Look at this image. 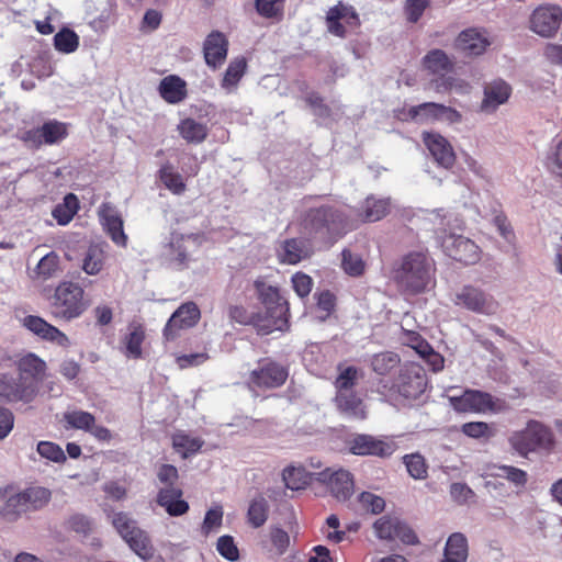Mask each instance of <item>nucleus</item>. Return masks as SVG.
<instances>
[{"mask_svg":"<svg viewBox=\"0 0 562 562\" xmlns=\"http://www.w3.org/2000/svg\"><path fill=\"white\" fill-rule=\"evenodd\" d=\"M182 491L177 486H166L158 491L156 502L172 517L184 515L189 510V504L181 499Z\"/></svg>","mask_w":562,"mask_h":562,"instance_id":"5701e85b","label":"nucleus"},{"mask_svg":"<svg viewBox=\"0 0 562 562\" xmlns=\"http://www.w3.org/2000/svg\"><path fill=\"white\" fill-rule=\"evenodd\" d=\"M98 215L100 223L112 241L117 246L125 247L127 244V236L123 229V220L120 212L110 203H102L99 206Z\"/></svg>","mask_w":562,"mask_h":562,"instance_id":"f3484780","label":"nucleus"},{"mask_svg":"<svg viewBox=\"0 0 562 562\" xmlns=\"http://www.w3.org/2000/svg\"><path fill=\"white\" fill-rule=\"evenodd\" d=\"M268 502L263 496L255 497L248 508V520L252 527L262 526L268 518Z\"/></svg>","mask_w":562,"mask_h":562,"instance_id":"de8ad7c7","label":"nucleus"},{"mask_svg":"<svg viewBox=\"0 0 562 562\" xmlns=\"http://www.w3.org/2000/svg\"><path fill=\"white\" fill-rule=\"evenodd\" d=\"M178 130L180 135L189 143H202L207 135L206 126L193 119H186L181 121Z\"/></svg>","mask_w":562,"mask_h":562,"instance_id":"c9c22d12","label":"nucleus"},{"mask_svg":"<svg viewBox=\"0 0 562 562\" xmlns=\"http://www.w3.org/2000/svg\"><path fill=\"white\" fill-rule=\"evenodd\" d=\"M29 510L23 493H15L8 497L5 501L1 514L9 520H15L22 513Z\"/></svg>","mask_w":562,"mask_h":562,"instance_id":"49530a36","label":"nucleus"},{"mask_svg":"<svg viewBox=\"0 0 562 562\" xmlns=\"http://www.w3.org/2000/svg\"><path fill=\"white\" fill-rule=\"evenodd\" d=\"M19 383L8 391L0 390L9 401L31 402L38 393V383L46 372V363L35 353H26L18 360Z\"/></svg>","mask_w":562,"mask_h":562,"instance_id":"20e7f679","label":"nucleus"},{"mask_svg":"<svg viewBox=\"0 0 562 562\" xmlns=\"http://www.w3.org/2000/svg\"><path fill=\"white\" fill-rule=\"evenodd\" d=\"M349 19H357V14L352 7L338 3L329 9L327 13V21H348Z\"/></svg>","mask_w":562,"mask_h":562,"instance_id":"0e129e2a","label":"nucleus"},{"mask_svg":"<svg viewBox=\"0 0 562 562\" xmlns=\"http://www.w3.org/2000/svg\"><path fill=\"white\" fill-rule=\"evenodd\" d=\"M37 452L42 458L56 463H60L66 460V456L63 449L58 445L50 441H40L37 443Z\"/></svg>","mask_w":562,"mask_h":562,"instance_id":"6e6d98bb","label":"nucleus"},{"mask_svg":"<svg viewBox=\"0 0 562 562\" xmlns=\"http://www.w3.org/2000/svg\"><path fill=\"white\" fill-rule=\"evenodd\" d=\"M59 256L56 252L50 251L38 261L35 273L42 280L50 279L59 271Z\"/></svg>","mask_w":562,"mask_h":562,"instance_id":"09e8293b","label":"nucleus"},{"mask_svg":"<svg viewBox=\"0 0 562 562\" xmlns=\"http://www.w3.org/2000/svg\"><path fill=\"white\" fill-rule=\"evenodd\" d=\"M131 550L142 560H148L154 555V547L148 533L137 527L125 539H123Z\"/></svg>","mask_w":562,"mask_h":562,"instance_id":"7c9ffc66","label":"nucleus"},{"mask_svg":"<svg viewBox=\"0 0 562 562\" xmlns=\"http://www.w3.org/2000/svg\"><path fill=\"white\" fill-rule=\"evenodd\" d=\"M429 4L430 0H406L405 13L407 20L412 23H416Z\"/></svg>","mask_w":562,"mask_h":562,"instance_id":"e2e57ef3","label":"nucleus"},{"mask_svg":"<svg viewBox=\"0 0 562 562\" xmlns=\"http://www.w3.org/2000/svg\"><path fill=\"white\" fill-rule=\"evenodd\" d=\"M359 379L358 370L355 367L342 369L335 381L336 395H344L352 392Z\"/></svg>","mask_w":562,"mask_h":562,"instance_id":"8fccbe9b","label":"nucleus"},{"mask_svg":"<svg viewBox=\"0 0 562 562\" xmlns=\"http://www.w3.org/2000/svg\"><path fill=\"white\" fill-rule=\"evenodd\" d=\"M364 266V261L359 255L351 252L349 249L342 250L341 267L347 274L358 277L363 273Z\"/></svg>","mask_w":562,"mask_h":562,"instance_id":"603ef678","label":"nucleus"},{"mask_svg":"<svg viewBox=\"0 0 562 562\" xmlns=\"http://www.w3.org/2000/svg\"><path fill=\"white\" fill-rule=\"evenodd\" d=\"M228 52V41L226 36L218 32H211L203 44V54L209 67L216 69L226 60Z\"/></svg>","mask_w":562,"mask_h":562,"instance_id":"aec40b11","label":"nucleus"},{"mask_svg":"<svg viewBox=\"0 0 562 562\" xmlns=\"http://www.w3.org/2000/svg\"><path fill=\"white\" fill-rule=\"evenodd\" d=\"M288 375V370L283 366L268 361L250 372L247 383L251 390L276 389L286 381Z\"/></svg>","mask_w":562,"mask_h":562,"instance_id":"4468645a","label":"nucleus"},{"mask_svg":"<svg viewBox=\"0 0 562 562\" xmlns=\"http://www.w3.org/2000/svg\"><path fill=\"white\" fill-rule=\"evenodd\" d=\"M429 85L437 93L454 91L458 94L465 95L472 91L471 83L457 76L442 75L432 79Z\"/></svg>","mask_w":562,"mask_h":562,"instance_id":"c85d7f7f","label":"nucleus"},{"mask_svg":"<svg viewBox=\"0 0 562 562\" xmlns=\"http://www.w3.org/2000/svg\"><path fill=\"white\" fill-rule=\"evenodd\" d=\"M400 357L391 351H384L372 356L370 364L379 375H385L400 364Z\"/></svg>","mask_w":562,"mask_h":562,"instance_id":"79ce46f5","label":"nucleus"},{"mask_svg":"<svg viewBox=\"0 0 562 562\" xmlns=\"http://www.w3.org/2000/svg\"><path fill=\"white\" fill-rule=\"evenodd\" d=\"M128 334L124 337V353L127 358L138 359L142 357V344L145 339V331L140 325L132 324Z\"/></svg>","mask_w":562,"mask_h":562,"instance_id":"72a5a7b5","label":"nucleus"},{"mask_svg":"<svg viewBox=\"0 0 562 562\" xmlns=\"http://www.w3.org/2000/svg\"><path fill=\"white\" fill-rule=\"evenodd\" d=\"M203 445V440L198 437H191L184 432H177L172 437V446L175 450L188 458L190 454L198 452Z\"/></svg>","mask_w":562,"mask_h":562,"instance_id":"4c0bfd02","label":"nucleus"},{"mask_svg":"<svg viewBox=\"0 0 562 562\" xmlns=\"http://www.w3.org/2000/svg\"><path fill=\"white\" fill-rule=\"evenodd\" d=\"M510 95L509 86L503 80H495L484 88V99L481 109L484 112H493L505 103Z\"/></svg>","mask_w":562,"mask_h":562,"instance_id":"a878e982","label":"nucleus"},{"mask_svg":"<svg viewBox=\"0 0 562 562\" xmlns=\"http://www.w3.org/2000/svg\"><path fill=\"white\" fill-rule=\"evenodd\" d=\"M335 401L338 409L348 417L358 419H363L366 417L362 400L355 393V391L348 392L344 395H336Z\"/></svg>","mask_w":562,"mask_h":562,"instance_id":"2f4dec72","label":"nucleus"},{"mask_svg":"<svg viewBox=\"0 0 562 562\" xmlns=\"http://www.w3.org/2000/svg\"><path fill=\"white\" fill-rule=\"evenodd\" d=\"M398 522L400 519L397 518L381 517L373 525L376 537L383 540H393Z\"/></svg>","mask_w":562,"mask_h":562,"instance_id":"864d4df0","label":"nucleus"},{"mask_svg":"<svg viewBox=\"0 0 562 562\" xmlns=\"http://www.w3.org/2000/svg\"><path fill=\"white\" fill-rule=\"evenodd\" d=\"M222 520H223L222 507L216 506L214 508L209 509L205 514L203 525H202L203 533L207 535V533L218 529L222 525Z\"/></svg>","mask_w":562,"mask_h":562,"instance_id":"052dcab7","label":"nucleus"},{"mask_svg":"<svg viewBox=\"0 0 562 562\" xmlns=\"http://www.w3.org/2000/svg\"><path fill=\"white\" fill-rule=\"evenodd\" d=\"M270 540L272 548L278 555L285 553L290 546L289 533L279 527L271 528Z\"/></svg>","mask_w":562,"mask_h":562,"instance_id":"bf43d9fd","label":"nucleus"},{"mask_svg":"<svg viewBox=\"0 0 562 562\" xmlns=\"http://www.w3.org/2000/svg\"><path fill=\"white\" fill-rule=\"evenodd\" d=\"M434 262L423 252H411L396 271L398 284L408 293H422L434 285Z\"/></svg>","mask_w":562,"mask_h":562,"instance_id":"7ed1b4c3","label":"nucleus"},{"mask_svg":"<svg viewBox=\"0 0 562 562\" xmlns=\"http://www.w3.org/2000/svg\"><path fill=\"white\" fill-rule=\"evenodd\" d=\"M439 103L424 102L418 105L402 109L397 113V117L402 121H411L418 124H428L437 122Z\"/></svg>","mask_w":562,"mask_h":562,"instance_id":"393cba45","label":"nucleus"},{"mask_svg":"<svg viewBox=\"0 0 562 562\" xmlns=\"http://www.w3.org/2000/svg\"><path fill=\"white\" fill-rule=\"evenodd\" d=\"M358 503L362 512L370 513L372 515H378L385 508V501L383 497L371 492H362L358 496Z\"/></svg>","mask_w":562,"mask_h":562,"instance_id":"3c124183","label":"nucleus"},{"mask_svg":"<svg viewBox=\"0 0 562 562\" xmlns=\"http://www.w3.org/2000/svg\"><path fill=\"white\" fill-rule=\"evenodd\" d=\"M468 559V540L461 532H454L449 536L443 558L440 562H467Z\"/></svg>","mask_w":562,"mask_h":562,"instance_id":"bb28decb","label":"nucleus"},{"mask_svg":"<svg viewBox=\"0 0 562 562\" xmlns=\"http://www.w3.org/2000/svg\"><path fill=\"white\" fill-rule=\"evenodd\" d=\"M423 66L434 75L450 71L453 63L442 49H431L423 57Z\"/></svg>","mask_w":562,"mask_h":562,"instance_id":"473e14b6","label":"nucleus"},{"mask_svg":"<svg viewBox=\"0 0 562 562\" xmlns=\"http://www.w3.org/2000/svg\"><path fill=\"white\" fill-rule=\"evenodd\" d=\"M159 179L165 187L173 194H182L186 191V183L182 176L176 170L173 165L165 162L159 171Z\"/></svg>","mask_w":562,"mask_h":562,"instance_id":"f704fd0d","label":"nucleus"},{"mask_svg":"<svg viewBox=\"0 0 562 562\" xmlns=\"http://www.w3.org/2000/svg\"><path fill=\"white\" fill-rule=\"evenodd\" d=\"M491 45V40L485 30L467 29L457 38V47L469 56L483 54Z\"/></svg>","mask_w":562,"mask_h":562,"instance_id":"412c9836","label":"nucleus"},{"mask_svg":"<svg viewBox=\"0 0 562 562\" xmlns=\"http://www.w3.org/2000/svg\"><path fill=\"white\" fill-rule=\"evenodd\" d=\"M462 121V115L459 111L451 106L439 103V110L437 114V122L457 124Z\"/></svg>","mask_w":562,"mask_h":562,"instance_id":"774afa93","label":"nucleus"},{"mask_svg":"<svg viewBox=\"0 0 562 562\" xmlns=\"http://www.w3.org/2000/svg\"><path fill=\"white\" fill-rule=\"evenodd\" d=\"M427 387V376L424 368L408 362L401 367L398 376L391 390L405 400H416Z\"/></svg>","mask_w":562,"mask_h":562,"instance_id":"9d476101","label":"nucleus"},{"mask_svg":"<svg viewBox=\"0 0 562 562\" xmlns=\"http://www.w3.org/2000/svg\"><path fill=\"white\" fill-rule=\"evenodd\" d=\"M392 206L390 198L369 195L361 204L359 216L363 222H378L390 213Z\"/></svg>","mask_w":562,"mask_h":562,"instance_id":"b1692460","label":"nucleus"},{"mask_svg":"<svg viewBox=\"0 0 562 562\" xmlns=\"http://www.w3.org/2000/svg\"><path fill=\"white\" fill-rule=\"evenodd\" d=\"M216 549L218 553L228 561H236L239 558L238 549L231 536L220 537L217 539Z\"/></svg>","mask_w":562,"mask_h":562,"instance_id":"13d9d810","label":"nucleus"},{"mask_svg":"<svg viewBox=\"0 0 562 562\" xmlns=\"http://www.w3.org/2000/svg\"><path fill=\"white\" fill-rule=\"evenodd\" d=\"M159 93L168 103H179L187 95L186 81L175 75L165 77L159 83Z\"/></svg>","mask_w":562,"mask_h":562,"instance_id":"cd10ccee","label":"nucleus"},{"mask_svg":"<svg viewBox=\"0 0 562 562\" xmlns=\"http://www.w3.org/2000/svg\"><path fill=\"white\" fill-rule=\"evenodd\" d=\"M55 48L63 54H71L79 47V36L68 27L61 29L54 36Z\"/></svg>","mask_w":562,"mask_h":562,"instance_id":"a19ab883","label":"nucleus"},{"mask_svg":"<svg viewBox=\"0 0 562 562\" xmlns=\"http://www.w3.org/2000/svg\"><path fill=\"white\" fill-rule=\"evenodd\" d=\"M293 289L300 297L307 296L312 290L313 281L304 273H295L292 277Z\"/></svg>","mask_w":562,"mask_h":562,"instance_id":"69168bd1","label":"nucleus"},{"mask_svg":"<svg viewBox=\"0 0 562 562\" xmlns=\"http://www.w3.org/2000/svg\"><path fill=\"white\" fill-rule=\"evenodd\" d=\"M562 22V8L557 4H542L530 15V30L542 37L557 34Z\"/></svg>","mask_w":562,"mask_h":562,"instance_id":"f8f14e48","label":"nucleus"},{"mask_svg":"<svg viewBox=\"0 0 562 562\" xmlns=\"http://www.w3.org/2000/svg\"><path fill=\"white\" fill-rule=\"evenodd\" d=\"M451 406L461 413H493L506 411L504 400L492 396L490 393L479 390H465L460 396H450Z\"/></svg>","mask_w":562,"mask_h":562,"instance_id":"1a4fd4ad","label":"nucleus"},{"mask_svg":"<svg viewBox=\"0 0 562 562\" xmlns=\"http://www.w3.org/2000/svg\"><path fill=\"white\" fill-rule=\"evenodd\" d=\"M29 510L43 508L50 499L52 493L48 488L42 486H31L22 491Z\"/></svg>","mask_w":562,"mask_h":562,"instance_id":"c03bdc74","label":"nucleus"},{"mask_svg":"<svg viewBox=\"0 0 562 562\" xmlns=\"http://www.w3.org/2000/svg\"><path fill=\"white\" fill-rule=\"evenodd\" d=\"M403 463L406 467V470L408 474L414 480H426L428 476V464L425 460V458L416 452V453H409L405 454L403 457Z\"/></svg>","mask_w":562,"mask_h":562,"instance_id":"37998d69","label":"nucleus"},{"mask_svg":"<svg viewBox=\"0 0 562 562\" xmlns=\"http://www.w3.org/2000/svg\"><path fill=\"white\" fill-rule=\"evenodd\" d=\"M246 70V60L244 58H236L232 60L224 74L222 80V88L227 92H232L236 87Z\"/></svg>","mask_w":562,"mask_h":562,"instance_id":"58836bf2","label":"nucleus"},{"mask_svg":"<svg viewBox=\"0 0 562 562\" xmlns=\"http://www.w3.org/2000/svg\"><path fill=\"white\" fill-rule=\"evenodd\" d=\"M508 441L510 447L525 458L533 452L550 453L555 446L552 430L538 420H529L524 429L514 431Z\"/></svg>","mask_w":562,"mask_h":562,"instance_id":"0eeeda50","label":"nucleus"},{"mask_svg":"<svg viewBox=\"0 0 562 562\" xmlns=\"http://www.w3.org/2000/svg\"><path fill=\"white\" fill-rule=\"evenodd\" d=\"M316 481L326 484L331 495L339 502L347 501L353 493L355 483L349 471L327 468L316 473Z\"/></svg>","mask_w":562,"mask_h":562,"instance_id":"ddd939ff","label":"nucleus"},{"mask_svg":"<svg viewBox=\"0 0 562 562\" xmlns=\"http://www.w3.org/2000/svg\"><path fill=\"white\" fill-rule=\"evenodd\" d=\"M282 479L288 488L297 491L310 483L311 475L304 468L291 465L283 470Z\"/></svg>","mask_w":562,"mask_h":562,"instance_id":"e433bc0d","label":"nucleus"},{"mask_svg":"<svg viewBox=\"0 0 562 562\" xmlns=\"http://www.w3.org/2000/svg\"><path fill=\"white\" fill-rule=\"evenodd\" d=\"M302 225L310 235L329 243L350 228L345 214L331 206L310 207Z\"/></svg>","mask_w":562,"mask_h":562,"instance_id":"39448f33","label":"nucleus"},{"mask_svg":"<svg viewBox=\"0 0 562 562\" xmlns=\"http://www.w3.org/2000/svg\"><path fill=\"white\" fill-rule=\"evenodd\" d=\"M104 251L98 245H92L88 248L83 260H82V270L89 276L98 274L104 265Z\"/></svg>","mask_w":562,"mask_h":562,"instance_id":"ea45409f","label":"nucleus"},{"mask_svg":"<svg viewBox=\"0 0 562 562\" xmlns=\"http://www.w3.org/2000/svg\"><path fill=\"white\" fill-rule=\"evenodd\" d=\"M255 286L265 311L252 314V326L261 335L285 329L288 306L278 288L261 280L256 281Z\"/></svg>","mask_w":562,"mask_h":562,"instance_id":"f03ea898","label":"nucleus"},{"mask_svg":"<svg viewBox=\"0 0 562 562\" xmlns=\"http://www.w3.org/2000/svg\"><path fill=\"white\" fill-rule=\"evenodd\" d=\"M349 451L356 456L390 457L395 451V445L370 435H358L349 441Z\"/></svg>","mask_w":562,"mask_h":562,"instance_id":"a211bd4d","label":"nucleus"},{"mask_svg":"<svg viewBox=\"0 0 562 562\" xmlns=\"http://www.w3.org/2000/svg\"><path fill=\"white\" fill-rule=\"evenodd\" d=\"M64 420L67 423L69 428L85 431H89L95 422L92 414L79 409L66 412L64 414Z\"/></svg>","mask_w":562,"mask_h":562,"instance_id":"a18cd8bd","label":"nucleus"},{"mask_svg":"<svg viewBox=\"0 0 562 562\" xmlns=\"http://www.w3.org/2000/svg\"><path fill=\"white\" fill-rule=\"evenodd\" d=\"M22 325L38 338L67 348L70 346L68 336L56 326L36 315H27L22 319Z\"/></svg>","mask_w":562,"mask_h":562,"instance_id":"dca6fc26","label":"nucleus"},{"mask_svg":"<svg viewBox=\"0 0 562 562\" xmlns=\"http://www.w3.org/2000/svg\"><path fill=\"white\" fill-rule=\"evenodd\" d=\"M90 306L85 290L78 283H59L52 296V315L56 319L71 322L79 318Z\"/></svg>","mask_w":562,"mask_h":562,"instance_id":"423d86ee","label":"nucleus"},{"mask_svg":"<svg viewBox=\"0 0 562 562\" xmlns=\"http://www.w3.org/2000/svg\"><path fill=\"white\" fill-rule=\"evenodd\" d=\"M498 472L495 474L497 477H503L518 487H522L527 483V473L518 468L512 465L498 467Z\"/></svg>","mask_w":562,"mask_h":562,"instance_id":"4d7b16f0","label":"nucleus"},{"mask_svg":"<svg viewBox=\"0 0 562 562\" xmlns=\"http://www.w3.org/2000/svg\"><path fill=\"white\" fill-rule=\"evenodd\" d=\"M201 313L198 305L193 302H187L179 306L169 318L164 329V336L167 340H173L179 331L193 327L200 319Z\"/></svg>","mask_w":562,"mask_h":562,"instance_id":"2eb2a0df","label":"nucleus"},{"mask_svg":"<svg viewBox=\"0 0 562 562\" xmlns=\"http://www.w3.org/2000/svg\"><path fill=\"white\" fill-rule=\"evenodd\" d=\"M112 525L123 539H125L131 532L133 533L134 529L138 527L135 519H133L128 514L122 512L114 513L112 515Z\"/></svg>","mask_w":562,"mask_h":562,"instance_id":"5fc2aeb1","label":"nucleus"},{"mask_svg":"<svg viewBox=\"0 0 562 562\" xmlns=\"http://www.w3.org/2000/svg\"><path fill=\"white\" fill-rule=\"evenodd\" d=\"M277 251L280 261L288 265L300 262L308 254L304 243L297 238L282 241Z\"/></svg>","mask_w":562,"mask_h":562,"instance_id":"c756f323","label":"nucleus"},{"mask_svg":"<svg viewBox=\"0 0 562 562\" xmlns=\"http://www.w3.org/2000/svg\"><path fill=\"white\" fill-rule=\"evenodd\" d=\"M257 12L267 19L276 18L282 11L280 0H256Z\"/></svg>","mask_w":562,"mask_h":562,"instance_id":"680f3d73","label":"nucleus"},{"mask_svg":"<svg viewBox=\"0 0 562 562\" xmlns=\"http://www.w3.org/2000/svg\"><path fill=\"white\" fill-rule=\"evenodd\" d=\"M423 140L439 166L449 169L454 165L456 154L446 137L438 133L427 132L423 134Z\"/></svg>","mask_w":562,"mask_h":562,"instance_id":"6ab92c4d","label":"nucleus"},{"mask_svg":"<svg viewBox=\"0 0 562 562\" xmlns=\"http://www.w3.org/2000/svg\"><path fill=\"white\" fill-rule=\"evenodd\" d=\"M439 221L437 239L442 250L452 259L464 265H474L481 259L480 247L471 239L457 235L452 229H461L462 221L450 213L437 211L432 213Z\"/></svg>","mask_w":562,"mask_h":562,"instance_id":"f257e3e1","label":"nucleus"},{"mask_svg":"<svg viewBox=\"0 0 562 562\" xmlns=\"http://www.w3.org/2000/svg\"><path fill=\"white\" fill-rule=\"evenodd\" d=\"M451 302L458 308L485 316L495 315L499 308L498 302L483 289L465 284L451 295Z\"/></svg>","mask_w":562,"mask_h":562,"instance_id":"6e6552de","label":"nucleus"},{"mask_svg":"<svg viewBox=\"0 0 562 562\" xmlns=\"http://www.w3.org/2000/svg\"><path fill=\"white\" fill-rule=\"evenodd\" d=\"M393 540H400L404 544H416L418 542V538L414 530L401 520L397 525Z\"/></svg>","mask_w":562,"mask_h":562,"instance_id":"338daca9","label":"nucleus"},{"mask_svg":"<svg viewBox=\"0 0 562 562\" xmlns=\"http://www.w3.org/2000/svg\"><path fill=\"white\" fill-rule=\"evenodd\" d=\"M68 135L67 124L49 120L38 127L25 131L21 135L22 142L31 147L38 148L42 145H55L60 143Z\"/></svg>","mask_w":562,"mask_h":562,"instance_id":"9b49d317","label":"nucleus"},{"mask_svg":"<svg viewBox=\"0 0 562 562\" xmlns=\"http://www.w3.org/2000/svg\"><path fill=\"white\" fill-rule=\"evenodd\" d=\"M195 245V238L191 235L172 234L169 244L165 248L164 256L175 267H182L188 262L189 251Z\"/></svg>","mask_w":562,"mask_h":562,"instance_id":"4be33fe9","label":"nucleus"}]
</instances>
